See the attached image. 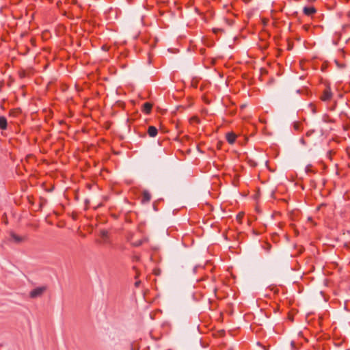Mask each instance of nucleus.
<instances>
[{
  "label": "nucleus",
  "instance_id": "obj_1",
  "mask_svg": "<svg viewBox=\"0 0 350 350\" xmlns=\"http://www.w3.org/2000/svg\"><path fill=\"white\" fill-rule=\"evenodd\" d=\"M46 291V286L37 287L30 291L29 297L31 299H36L38 297H40Z\"/></svg>",
  "mask_w": 350,
  "mask_h": 350
},
{
  "label": "nucleus",
  "instance_id": "obj_2",
  "mask_svg": "<svg viewBox=\"0 0 350 350\" xmlns=\"http://www.w3.org/2000/svg\"><path fill=\"white\" fill-rule=\"evenodd\" d=\"M10 237L11 240H12L16 243H21L27 239L26 237L19 236L15 234L14 232H10Z\"/></svg>",
  "mask_w": 350,
  "mask_h": 350
},
{
  "label": "nucleus",
  "instance_id": "obj_3",
  "mask_svg": "<svg viewBox=\"0 0 350 350\" xmlns=\"http://www.w3.org/2000/svg\"><path fill=\"white\" fill-rule=\"evenodd\" d=\"M332 97V93L329 87L326 88L323 91V95L321 96V100L323 101L329 100Z\"/></svg>",
  "mask_w": 350,
  "mask_h": 350
},
{
  "label": "nucleus",
  "instance_id": "obj_4",
  "mask_svg": "<svg viewBox=\"0 0 350 350\" xmlns=\"http://www.w3.org/2000/svg\"><path fill=\"white\" fill-rule=\"evenodd\" d=\"M100 235L103 239V243H109V232L107 230L103 229L100 231Z\"/></svg>",
  "mask_w": 350,
  "mask_h": 350
},
{
  "label": "nucleus",
  "instance_id": "obj_5",
  "mask_svg": "<svg viewBox=\"0 0 350 350\" xmlns=\"http://www.w3.org/2000/svg\"><path fill=\"white\" fill-rule=\"evenodd\" d=\"M303 12L304 14L306 16H312L314 13H316L317 10L314 8V7L310 6V7H304L303 9Z\"/></svg>",
  "mask_w": 350,
  "mask_h": 350
},
{
  "label": "nucleus",
  "instance_id": "obj_6",
  "mask_svg": "<svg viewBox=\"0 0 350 350\" xmlns=\"http://www.w3.org/2000/svg\"><path fill=\"white\" fill-rule=\"evenodd\" d=\"M226 140L230 144H232L234 143L237 135L234 133H228L226 134Z\"/></svg>",
  "mask_w": 350,
  "mask_h": 350
},
{
  "label": "nucleus",
  "instance_id": "obj_7",
  "mask_svg": "<svg viewBox=\"0 0 350 350\" xmlns=\"http://www.w3.org/2000/svg\"><path fill=\"white\" fill-rule=\"evenodd\" d=\"M147 132H148L149 136L151 137H155L158 133L157 129L154 126H150L148 129Z\"/></svg>",
  "mask_w": 350,
  "mask_h": 350
},
{
  "label": "nucleus",
  "instance_id": "obj_8",
  "mask_svg": "<svg viewBox=\"0 0 350 350\" xmlns=\"http://www.w3.org/2000/svg\"><path fill=\"white\" fill-rule=\"evenodd\" d=\"M152 105L150 103H145L142 106V111L145 113H150L152 110Z\"/></svg>",
  "mask_w": 350,
  "mask_h": 350
},
{
  "label": "nucleus",
  "instance_id": "obj_9",
  "mask_svg": "<svg viewBox=\"0 0 350 350\" xmlns=\"http://www.w3.org/2000/svg\"><path fill=\"white\" fill-rule=\"evenodd\" d=\"M151 199V195L148 191H144L142 193V202L143 203L148 202Z\"/></svg>",
  "mask_w": 350,
  "mask_h": 350
},
{
  "label": "nucleus",
  "instance_id": "obj_10",
  "mask_svg": "<svg viewBox=\"0 0 350 350\" xmlns=\"http://www.w3.org/2000/svg\"><path fill=\"white\" fill-rule=\"evenodd\" d=\"M8 127L7 120L4 116H0V129L5 130Z\"/></svg>",
  "mask_w": 350,
  "mask_h": 350
},
{
  "label": "nucleus",
  "instance_id": "obj_11",
  "mask_svg": "<svg viewBox=\"0 0 350 350\" xmlns=\"http://www.w3.org/2000/svg\"><path fill=\"white\" fill-rule=\"evenodd\" d=\"M21 112L20 109H13L10 111V116L16 117Z\"/></svg>",
  "mask_w": 350,
  "mask_h": 350
},
{
  "label": "nucleus",
  "instance_id": "obj_12",
  "mask_svg": "<svg viewBox=\"0 0 350 350\" xmlns=\"http://www.w3.org/2000/svg\"><path fill=\"white\" fill-rule=\"evenodd\" d=\"M130 350H139V346L135 342H131L130 346Z\"/></svg>",
  "mask_w": 350,
  "mask_h": 350
},
{
  "label": "nucleus",
  "instance_id": "obj_13",
  "mask_svg": "<svg viewBox=\"0 0 350 350\" xmlns=\"http://www.w3.org/2000/svg\"><path fill=\"white\" fill-rule=\"evenodd\" d=\"M315 133L314 130H310L306 132V137H310Z\"/></svg>",
  "mask_w": 350,
  "mask_h": 350
},
{
  "label": "nucleus",
  "instance_id": "obj_14",
  "mask_svg": "<svg viewBox=\"0 0 350 350\" xmlns=\"http://www.w3.org/2000/svg\"><path fill=\"white\" fill-rule=\"evenodd\" d=\"M142 244V241H137L136 242L133 243V245L135 247H138Z\"/></svg>",
  "mask_w": 350,
  "mask_h": 350
},
{
  "label": "nucleus",
  "instance_id": "obj_15",
  "mask_svg": "<svg viewBox=\"0 0 350 350\" xmlns=\"http://www.w3.org/2000/svg\"><path fill=\"white\" fill-rule=\"evenodd\" d=\"M141 284V281L140 280H137L135 284H134V286L136 287V288H138L139 286Z\"/></svg>",
  "mask_w": 350,
  "mask_h": 350
},
{
  "label": "nucleus",
  "instance_id": "obj_16",
  "mask_svg": "<svg viewBox=\"0 0 350 350\" xmlns=\"http://www.w3.org/2000/svg\"><path fill=\"white\" fill-rule=\"evenodd\" d=\"M303 28L306 30V31H308V29H310V26L308 25H304L303 26Z\"/></svg>",
  "mask_w": 350,
  "mask_h": 350
},
{
  "label": "nucleus",
  "instance_id": "obj_17",
  "mask_svg": "<svg viewBox=\"0 0 350 350\" xmlns=\"http://www.w3.org/2000/svg\"><path fill=\"white\" fill-rule=\"evenodd\" d=\"M219 31H221V29H213V32L215 33H217Z\"/></svg>",
  "mask_w": 350,
  "mask_h": 350
},
{
  "label": "nucleus",
  "instance_id": "obj_18",
  "mask_svg": "<svg viewBox=\"0 0 350 350\" xmlns=\"http://www.w3.org/2000/svg\"><path fill=\"white\" fill-rule=\"evenodd\" d=\"M137 277H138V273H137V275H135V278L136 279V278H137Z\"/></svg>",
  "mask_w": 350,
  "mask_h": 350
}]
</instances>
